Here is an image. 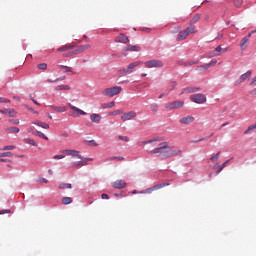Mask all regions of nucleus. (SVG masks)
Here are the masks:
<instances>
[{
	"label": "nucleus",
	"mask_w": 256,
	"mask_h": 256,
	"mask_svg": "<svg viewBox=\"0 0 256 256\" xmlns=\"http://www.w3.org/2000/svg\"><path fill=\"white\" fill-rule=\"evenodd\" d=\"M197 91H201V88L190 86L184 88L182 93H197Z\"/></svg>",
	"instance_id": "16"
},
{
	"label": "nucleus",
	"mask_w": 256,
	"mask_h": 256,
	"mask_svg": "<svg viewBox=\"0 0 256 256\" xmlns=\"http://www.w3.org/2000/svg\"><path fill=\"white\" fill-rule=\"evenodd\" d=\"M5 213H11V210L6 209V210H1L0 215H5Z\"/></svg>",
	"instance_id": "58"
},
{
	"label": "nucleus",
	"mask_w": 256,
	"mask_h": 256,
	"mask_svg": "<svg viewBox=\"0 0 256 256\" xmlns=\"http://www.w3.org/2000/svg\"><path fill=\"white\" fill-rule=\"evenodd\" d=\"M112 187H114V189H125L127 182H125V180H116L112 183Z\"/></svg>",
	"instance_id": "11"
},
{
	"label": "nucleus",
	"mask_w": 256,
	"mask_h": 256,
	"mask_svg": "<svg viewBox=\"0 0 256 256\" xmlns=\"http://www.w3.org/2000/svg\"><path fill=\"white\" fill-rule=\"evenodd\" d=\"M79 53H81V50H79V48H78V49L72 51L70 55H79Z\"/></svg>",
	"instance_id": "55"
},
{
	"label": "nucleus",
	"mask_w": 256,
	"mask_h": 256,
	"mask_svg": "<svg viewBox=\"0 0 256 256\" xmlns=\"http://www.w3.org/2000/svg\"><path fill=\"white\" fill-rule=\"evenodd\" d=\"M251 75H253V71L248 70L246 73L242 74V75L235 81V85H241V83H245V81H247V79H249V77H251Z\"/></svg>",
	"instance_id": "7"
},
{
	"label": "nucleus",
	"mask_w": 256,
	"mask_h": 256,
	"mask_svg": "<svg viewBox=\"0 0 256 256\" xmlns=\"http://www.w3.org/2000/svg\"><path fill=\"white\" fill-rule=\"evenodd\" d=\"M118 139H120V141H125L126 143H129L130 141L129 136H118Z\"/></svg>",
	"instance_id": "44"
},
{
	"label": "nucleus",
	"mask_w": 256,
	"mask_h": 256,
	"mask_svg": "<svg viewBox=\"0 0 256 256\" xmlns=\"http://www.w3.org/2000/svg\"><path fill=\"white\" fill-rule=\"evenodd\" d=\"M30 99H31V101H33V103L35 104V105H41L39 102H37V100H35V98H33V96H31L30 95Z\"/></svg>",
	"instance_id": "61"
},
{
	"label": "nucleus",
	"mask_w": 256,
	"mask_h": 256,
	"mask_svg": "<svg viewBox=\"0 0 256 256\" xmlns=\"http://www.w3.org/2000/svg\"><path fill=\"white\" fill-rule=\"evenodd\" d=\"M69 107L70 109L78 113V114H74V117H79V115H87V112L81 110L80 108H77V106H73V104H69Z\"/></svg>",
	"instance_id": "14"
},
{
	"label": "nucleus",
	"mask_w": 256,
	"mask_h": 256,
	"mask_svg": "<svg viewBox=\"0 0 256 256\" xmlns=\"http://www.w3.org/2000/svg\"><path fill=\"white\" fill-rule=\"evenodd\" d=\"M167 186H169V183L157 184V185L153 186V189H154V191H157V190L163 189V187H167Z\"/></svg>",
	"instance_id": "28"
},
{
	"label": "nucleus",
	"mask_w": 256,
	"mask_h": 256,
	"mask_svg": "<svg viewBox=\"0 0 256 256\" xmlns=\"http://www.w3.org/2000/svg\"><path fill=\"white\" fill-rule=\"evenodd\" d=\"M40 183H49V180H47L46 178H40Z\"/></svg>",
	"instance_id": "63"
},
{
	"label": "nucleus",
	"mask_w": 256,
	"mask_h": 256,
	"mask_svg": "<svg viewBox=\"0 0 256 256\" xmlns=\"http://www.w3.org/2000/svg\"><path fill=\"white\" fill-rule=\"evenodd\" d=\"M145 67H147V69H153V68H161L163 67V61L161 60H157V59H153L150 61H146L144 63Z\"/></svg>",
	"instance_id": "4"
},
{
	"label": "nucleus",
	"mask_w": 256,
	"mask_h": 256,
	"mask_svg": "<svg viewBox=\"0 0 256 256\" xmlns=\"http://www.w3.org/2000/svg\"><path fill=\"white\" fill-rule=\"evenodd\" d=\"M167 149H173V146H169V142H162L159 147L150 150L149 155H158L160 159H169V157H175L181 153V150L168 151Z\"/></svg>",
	"instance_id": "1"
},
{
	"label": "nucleus",
	"mask_w": 256,
	"mask_h": 256,
	"mask_svg": "<svg viewBox=\"0 0 256 256\" xmlns=\"http://www.w3.org/2000/svg\"><path fill=\"white\" fill-rule=\"evenodd\" d=\"M71 49H73V45H64V46L58 48V51L63 52V51H69Z\"/></svg>",
	"instance_id": "29"
},
{
	"label": "nucleus",
	"mask_w": 256,
	"mask_h": 256,
	"mask_svg": "<svg viewBox=\"0 0 256 256\" xmlns=\"http://www.w3.org/2000/svg\"><path fill=\"white\" fill-rule=\"evenodd\" d=\"M25 143H27L28 145H33V147H37V142H35V140L33 139L26 138Z\"/></svg>",
	"instance_id": "34"
},
{
	"label": "nucleus",
	"mask_w": 256,
	"mask_h": 256,
	"mask_svg": "<svg viewBox=\"0 0 256 256\" xmlns=\"http://www.w3.org/2000/svg\"><path fill=\"white\" fill-rule=\"evenodd\" d=\"M219 155H221V152H217L215 155L211 156L210 161H215L216 159H219Z\"/></svg>",
	"instance_id": "46"
},
{
	"label": "nucleus",
	"mask_w": 256,
	"mask_h": 256,
	"mask_svg": "<svg viewBox=\"0 0 256 256\" xmlns=\"http://www.w3.org/2000/svg\"><path fill=\"white\" fill-rule=\"evenodd\" d=\"M115 41L116 43L127 44L129 43V38L125 34H120L119 36L116 37Z\"/></svg>",
	"instance_id": "13"
},
{
	"label": "nucleus",
	"mask_w": 256,
	"mask_h": 256,
	"mask_svg": "<svg viewBox=\"0 0 256 256\" xmlns=\"http://www.w3.org/2000/svg\"><path fill=\"white\" fill-rule=\"evenodd\" d=\"M63 73H70V75H75V72H73V68L65 65H59Z\"/></svg>",
	"instance_id": "20"
},
{
	"label": "nucleus",
	"mask_w": 256,
	"mask_h": 256,
	"mask_svg": "<svg viewBox=\"0 0 256 256\" xmlns=\"http://www.w3.org/2000/svg\"><path fill=\"white\" fill-rule=\"evenodd\" d=\"M61 153H65L66 155H73V157H77L78 159H83V156H81L77 150H62Z\"/></svg>",
	"instance_id": "12"
},
{
	"label": "nucleus",
	"mask_w": 256,
	"mask_h": 256,
	"mask_svg": "<svg viewBox=\"0 0 256 256\" xmlns=\"http://www.w3.org/2000/svg\"><path fill=\"white\" fill-rule=\"evenodd\" d=\"M113 107H115V101H112L110 103H103L101 105V109H111Z\"/></svg>",
	"instance_id": "23"
},
{
	"label": "nucleus",
	"mask_w": 256,
	"mask_h": 256,
	"mask_svg": "<svg viewBox=\"0 0 256 256\" xmlns=\"http://www.w3.org/2000/svg\"><path fill=\"white\" fill-rule=\"evenodd\" d=\"M34 125H37V127H41L42 129H49V124L41 122L40 120L34 122Z\"/></svg>",
	"instance_id": "22"
},
{
	"label": "nucleus",
	"mask_w": 256,
	"mask_h": 256,
	"mask_svg": "<svg viewBox=\"0 0 256 256\" xmlns=\"http://www.w3.org/2000/svg\"><path fill=\"white\" fill-rule=\"evenodd\" d=\"M247 43H249V37H244L241 41H240V47L243 49Z\"/></svg>",
	"instance_id": "33"
},
{
	"label": "nucleus",
	"mask_w": 256,
	"mask_h": 256,
	"mask_svg": "<svg viewBox=\"0 0 256 256\" xmlns=\"http://www.w3.org/2000/svg\"><path fill=\"white\" fill-rule=\"evenodd\" d=\"M91 45L86 44V45H81L78 49L80 50V53H83V51H87V49H90Z\"/></svg>",
	"instance_id": "38"
},
{
	"label": "nucleus",
	"mask_w": 256,
	"mask_h": 256,
	"mask_svg": "<svg viewBox=\"0 0 256 256\" xmlns=\"http://www.w3.org/2000/svg\"><path fill=\"white\" fill-rule=\"evenodd\" d=\"M201 141H209V137L200 138L198 140H193L192 143H201Z\"/></svg>",
	"instance_id": "45"
},
{
	"label": "nucleus",
	"mask_w": 256,
	"mask_h": 256,
	"mask_svg": "<svg viewBox=\"0 0 256 256\" xmlns=\"http://www.w3.org/2000/svg\"><path fill=\"white\" fill-rule=\"evenodd\" d=\"M209 68H210L209 64L201 65L198 67V69H202V71H207V69Z\"/></svg>",
	"instance_id": "47"
},
{
	"label": "nucleus",
	"mask_w": 256,
	"mask_h": 256,
	"mask_svg": "<svg viewBox=\"0 0 256 256\" xmlns=\"http://www.w3.org/2000/svg\"><path fill=\"white\" fill-rule=\"evenodd\" d=\"M170 87H172V88L170 89V91H173V89H175V87H177V82L172 81V82L170 83Z\"/></svg>",
	"instance_id": "52"
},
{
	"label": "nucleus",
	"mask_w": 256,
	"mask_h": 256,
	"mask_svg": "<svg viewBox=\"0 0 256 256\" xmlns=\"http://www.w3.org/2000/svg\"><path fill=\"white\" fill-rule=\"evenodd\" d=\"M150 109L151 111H154V113H157V111H159V105L157 103H152Z\"/></svg>",
	"instance_id": "35"
},
{
	"label": "nucleus",
	"mask_w": 256,
	"mask_h": 256,
	"mask_svg": "<svg viewBox=\"0 0 256 256\" xmlns=\"http://www.w3.org/2000/svg\"><path fill=\"white\" fill-rule=\"evenodd\" d=\"M49 107L50 109H52L53 111H57L58 113H65V111H67V107L65 106L57 107L55 105H50Z\"/></svg>",
	"instance_id": "19"
},
{
	"label": "nucleus",
	"mask_w": 256,
	"mask_h": 256,
	"mask_svg": "<svg viewBox=\"0 0 256 256\" xmlns=\"http://www.w3.org/2000/svg\"><path fill=\"white\" fill-rule=\"evenodd\" d=\"M13 149H16L15 145H9L1 148V151H13Z\"/></svg>",
	"instance_id": "39"
},
{
	"label": "nucleus",
	"mask_w": 256,
	"mask_h": 256,
	"mask_svg": "<svg viewBox=\"0 0 256 256\" xmlns=\"http://www.w3.org/2000/svg\"><path fill=\"white\" fill-rule=\"evenodd\" d=\"M152 191H155V189L152 188H148L145 191H142L141 193H151Z\"/></svg>",
	"instance_id": "57"
},
{
	"label": "nucleus",
	"mask_w": 256,
	"mask_h": 256,
	"mask_svg": "<svg viewBox=\"0 0 256 256\" xmlns=\"http://www.w3.org/2000/svg\"><path fill=\"white\" fill-rule=\"evenodd\" d=\"M229 161H231V160L225 161V162L220 166V168L216 171V175H219V173H221V171H223V169H225V168L227 167V165H229Z\"/></svg>",
	"instance_id": "26"
},
{
	"label": "nucleus",
	"mask_w": 256,
	"mask_h": 256,
	"mask_svg": "<svg viewBox=\"0 0 256 256\" xmlns=\"http://www.w3.org/2000/svg\"><path fill=\"white\" fill-rule=\"evenodd\" d=\"M8 131L10 132V133H19V131H21L19 128H17V127H10L9 129H8Z\"/></svg>",
	"instance_id": "43"
},
{
	"label": "nucleus",
	"mask_w": 256,
	"mask_h": 256,
	"mask_svg": "<svg viewBox=\"0 0 256 256\" xmlns=\"http://www.w3.org/2000/svg\"><path fill=\"white\" fill-rule=\"evenodd\" d=\"M139 65H143L142 61H135L132 62L128 65V67L126 68V71L128 73V75H131V73H135V68L139 67Z\"/></svg>",
	"instance_id": "8"
},
{
	"label": "nucleus",
	"mask_w": 256,
	"mask_h": 256,
	"mask_svg": "<svg viewBox=\"0 0 256 256\" xmlns=\"http://www.w3.org/2000/svg\"><path fill=\"white\" fill-rule=\"evenodd\" d=\"M197 63H199V60L190 61V62H188V65H197Z\"/></svg>",
	"instance_id": "62"
},
{
	"label": "nucleus",
	"mask_w": 256,
	"mask_h": 256,
	"mask_svg": "<svg viewBox=\"0 0 256 256\" xmlns=\"http://www.w3.org/2000/svg\"><path fill=\"white\" fill-rule=\"evenodd\" d=\"M190 101H192V103H197V105H203L204 103H207V96L202 93L193 94L190 96Z\"/></svg>",
	"instance_id": "3"
},
{
	"label": "nucleus",
	"mask_w": 256,
	"mask_h": 256,
	"mask_svg": "<svg viewBox=\"0 0 256 256\" xmlns=\"http://www.w3.org/2000/svg\"><path fill=\"white\" fill-rule=\"evenodd\" d=\"M121 113H123V111L121 110H115L109 113V115H121Z\"/></svg>",
	"instance_id": "48"
},
{
	"label": "nucleus",
	"mask_w": 256,
	"mask_h": 256,
	"mask_svg": "<svg viewBox=\"0 0 256 256\" xmlns=\"http://www.w3.org/2000/svg\"><path fill=\"white\" fill-rule=\"evenodd\" d=\"M90 119L92 123H101V119L103 118L101 117V114L93 113L91 114Z\"/></svg>",
	"instance_id": "17"
},
{
	"label": "nucleus",
	"mask_w": 256,
	"mask_h": 256,
	"mask_svg": "<svg viewBox=\"0 0 256 256\" xmlns=\"http://www.w3.org/2000/svg\"><path fill=\"white\" fill-rule=\"evenodd\" d=\"M101 197H102V199H109V195L108 194H102Z\"/></svg>",
	"instance_id": "64"
},
{
	"label": "nucleus",
	"mask_w": 256,
	"mask_h": 256,
	"mask_svg": "<svg viewBox=\"0 0 256 256\" xmlns=\"http://www.w3.org/2000/svg\"><path fill=\"white\" fill-rule=\"evenodd\" d=\"M37 135H38V137H42V139L49 141V137H47V135L43 134V132L37 131Z\"/></svg>",
	"instance_id": "41"
},
{
	"label": "nucleus",
	"mask_w": 256,
	"mask_h": 256,
	"mask_svg": "<svg viewBox=\"0 0 256 256\" xmlns=\"http://www.w3.org/2000/svg\"><path fill=\"white\" fill-rule=\"evenodd\" d=\"M71 89L70 85H58L56 91H69Z\"/></svg>",
	"instance_id": "24"
},
{
	"label": "nucleus",
	"mask_w": 256,
	"mask_h": 256,
	"mask_svg": "<svg viewBox=\"0 0 256 256\" xmlns=\"http://www.w3.org/2000/svg\"><path fill=\"white\" fill-rule=\"evenodd\" d=\"M53 159H56V160L65 159V155H55L53 156Z\"/></svg>",
	"instance_id": "54"
},
{
	"label": "nucleus",
	"mask_w": 256,
	"mask_h": 256,
	"mask_svg": "<svg viewBox=\"0 0 256 256\" xmlns=\"http://www.w3.org/2000/svg\"><path fill=\"white\" fill-rule=\"evenodd\" d=\"M125 75H129V72H127V68H123L118 71V76L119 77H125Z\"/></svg>",
	"instance_id": "31"
},
{
	"label": "nucleus",
	"mask_w": 256,
	"mask_h": 256,
	"mask_svg": "<svg viewBox=\"0 0 256 256\" xmlns=\"http://www.w3.org/2000/svg\"><path fill=\"white\" fill-rule=\"evenodd\" d=\"M193 121H195L193 116H186L180 119V123H182V125H189L190 123H193Z\"/></svg>",
	"instance_id": "15"
},
{
	"label": "nucleus",
	"mask_w": 256,
	"mask_h": 256,
	"mask_svg": "<svg viewBox=\"0 0 256 256\" xmlns=\"http://www.w3.org/2000/svg\"><path fill=\"white\" fill-rule=\"evenodd\" d=\"M124 51H134V52H139L141 51V47L140 46H126L123 48Z\"/></svg>",
	"instance_id": "21"
},
{
	"label": "nucleus",
	"mask_w": 256,
	"mask_h": 256,
	"mask_svg": "<svg viewBox=\"0 0 256 256\" xmlns=\"http://www.w3.org/2000/svg\"><path fill=\"white\" fill-rule=\"evenodd\" d=\"M0 103H11V100L7 98L0 97Z\"/></svg>",
	"instance_id": "50"
},
{
	"label": "nucleus",
	"mask_w": 256,
	"mask_h": 256,
	"mask_svg": "<svg viewBox=\"0 0 256 256\" xmlns=\"http://www.w3.org/2000/svg\"><path fill=\"white\" fill-rule=\"evenodd\" d=\"M253 129H256V123L248 127V131H253Z\"/></svg>",
	"instance_id": "60"
},
{
	"label": "nucleus",
	"mask_w": 256,
	"mask_h": 256,
	"mask_svg": "<svg viewBox=\"0 0 256 256\" xmlns=\"http://www.w3.org/2000/svg\"><path fill=\"white\" fill-rule=\"evenodd\" d=\"M87 165V162H83V161H78V162H74L72 163V165L70 167L75 168V167H83Z\"/></svg>",
	"instance_id": "25"
},
{
	"label": "nucleus",
	"mask_w": 256,
	"mask_h": 256,
	"mask_svg": "<svg viewBox=\"0 0 256 256\" xmlns=\"http://www.w3.org/2000/svg\"><path fill=\"white\" fill-rule=\"evenodd\" d=\"M201 19V14H196L190 21V25H194V23H197Z\"/></svg>",
	"instance_id": "32"
},
{
	"label": "nucleus",
	"mask_w": 256,
	"mask_h": 256,
	"mask_svg": "<svg viewBox=\"0 0 256 256\" xmlns=\"http://www.w3.org/2000/svg\"><path fill=\"white\" fill-rule=\"evenodd\" d=\"M62 203H63V205H71V203H73V198H71V197H64L62 199Z\"/></svg>",
	"instance_id": "27"
},
{
	"label": "nucleus",
	"mask_w": 256,
	"mask_h": 256,
	"mask_svg": "<svg viewBox=\"0 0 256 256\" xmlns=\"http://www.w3.org/2000/svg\"><path fill=\"white\" fill-rule=\"evenodd\" d=\"M186 31H187L188 35H193V33H197V28H195V27H188L186 29Z\"/></svg>",
	"instance_id": "36"
},
{
	"label": "nucleus",
	"mask_w": 256,
	"mask_h": 256,
	"mask_svg": "<svg viewBox=\"0 0 256 256\" xmlns=\"http://www.w3.org/2000/svg\"><path fill=\"white\" fill-rule=\"evenodd\" d=\"M137 117V112L130 111L126 112L121 116L122 121H131V119H135Z\"/></svg>",
	"instance_id": "9"
},
{
	"label": "nucleus",
	"mask_w": 256,
	"mask_h": 256,
	"mask_svg": "<svg viewBox=\"0 0 256 256\" xmlns=\"http://www.w3.org/2000/svg\"><path fill=\"white\" fill-rule=\"evenodd\" d=\"M214 65H217V60H212L210 63H208V66L213 67Z\"/></svg>",
	"instance_id": "56"
},
{
	"label": "nucleus",
	"mask_w": 256,
	"mask_h": 256,
	"mask_svg": "<svg viewBox=\"0 0 256 256\" xmlns=\"http://www.w3.org/2000/svg\"><path fill=\"white\" fill-rule=\"evenodd\" d=\"M26 108L28 109V111H31V113H34L35 115H38L39 112L35 111V109L29 107V106H26Z\"/></svg>",
	"instance_id": "53"
},
{
	"label": "nucleus",
	"mask_w": 256,
	"mask_h": 256,
	"mask_svg": "<svg viewBox=\"0 0 256 256\" xmlns=\"http://www.w3.org/2000/svg\"><path fill=\"white\" fill-rule=\"evenodd\" d=\"M185 105V102L183 101H174L171 103L166 104L165 109L166 111H173L175 109H181Z\"/></svg>",
	"instance_id": "5"
},
{
	"label": "nucleus",
	"mask_w": 256,
	"mask_h": 256,
	"mask_svg": "<svg viewBox=\"0 0 256 256\" xmlns=\"http://www.w3.org/2000/svg\"><path fill=\"white\" fill-rule=\"evenodd\" d=\"M0 157H13V153H11V152H2V153H0Z\"/></svg>",
	"instance_id": "42"
},
{
	"label": "nucleus",
	"mask_w": 256,
	"mask_h": 256,
	"mask_svg": "<svg viewBox=\"0 0 256 256\" xmlns=\"http://www.w3.org/2000/svg\"><path fill=\"white\" fill-rule=\"evenodd\" d=\"M123 91V88L121 86H114L112 88H106L102 91V95L104 97H115V95H119Z\"/></svg>",
	"instance_id": "2"
},
{
	"label": "nucleus",
	"mask_w": 256,
	"mask_h": 256,
	"mask_svg": "<svg viewBox=\"0 0 256 256\" xmlns=\"http://www.w3.org/2000/svg\"><path fill=\"white\" fill-rule=\"evenodd\" d=\"M38 69H40L41 71H45L47 70V63H41V64H38Z\"/></svg>",
	"instance_id": "40"
},
{
	"label": "nucleus",
	"mask_w": 256,
	"mask_h": 256,
	"mask_svg": "<svg viewBox=\"0 0 256 256\" xmlns=\"http://www.w3.org/2000/svg\"><path fill=\"white\" fill-rule=\"evenodd\" d=\"M73 186L69 183H61L59 184V189H72Z\"/></svg>",
	"instance_id": "30"
},
{
	"label": "nucleus",
	"mask_w": 256,
	"mask_h": 256,
	"mask_svg": "<svg viewBox=\"0 0 256 256\" xmlns=\"http://www.w3.org/2000/svg\"><path fill=\"white\" fill-rule=\"evenodd\" d=\"M187 37H189V33L187 32V30L181 31L177 35V41H183L184 39H187Z\"/></svg>",
	"instance_id": "18"
},
{
	"label": "nucleus",
	"mask_w": 256,
	"mask_h": 256,
	"mask_svg": "<svg viewBox=\"0 0 256 256\" xmlns=\"http://www.w3.org/2000/svg\"><path fill=\"white\" fill-rule=\"evenodd\" d=\"M151 143H155L157 141H163V137H156V138H153V139H150Z\"/></svg>",
	"instance_id": "49"
},
{
	"label": "nucleus",
	"mask_w": 256,
	"mask_h": 256,
	"mask_svg": "<svg viewBox=\"0 0 256 256\" xmlns=\"http://www.w3.org/2000/svg\"><path fill=\"white\" fill-rule=\"evenodd\" d=\"M253 129H256V123L248 127V131H253Z\"/></svg>",
	"instance_id": "59"
},
{
	"label": "nucleus",
	"mask_w": 256,
	"mask_h": 256,
	"mask_svg": "<svg viewBox=\"0 0 256 256\" xmlns=\"http://www.w3.org/2000/svg\"><path fill=\"white\" fill-rule=\"evenodd\" d=\"M10 123H13V125H19L20 121L19 119H11L9 120Z\"/></svg>",
	"instance_id": "51"
},
{
	"label": "nucleus",
	"mask_w": 256,
	"mask_h": 256,
	"mask_svg": "<svg viewBox=\"0 0 256 256\" xmlns=\"http://www.w3.org/2000/svg\"><path fill=\"white\" fill-rule=\"evenodd\" d=\"M151 143V140H146V141H138L137 145L138 147H143L145 145H149Z\"/></svg>",
	"instance_id": "37"
},
{
	"label": "nucleus",
	"mask_w": 256,
	"mask_h": 256,
	"mask_svg": "<svg viewBox=\"0 0 256 256\" xmlns=\"http://www.w3.org/2000/svg\"><path fill=\"white\" fill-rule=\"evenodd\" d=\"M221 53H223V48L221 47V45H219L213 51L206 53V57L208 59H211L213 57H219Z\"/></svg>",
	"instance_id": "6"
},
{
	"label": "nucleus",
	"mask_w": 256,
	"mask_h": 256,
	"mask_svg": "<svg viewBox=\"0 0 256 256\" xmlns=\"http://www.w3.org/2000/svg\"><path fill=\"white\" fill-rule=\"evenodd\" d=\"M1 115H9L10 117H17V111L13 108L0 109Z\"/></svg>",
	"instance_id": "10"
}]
</instances>
